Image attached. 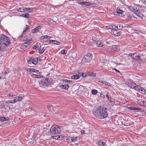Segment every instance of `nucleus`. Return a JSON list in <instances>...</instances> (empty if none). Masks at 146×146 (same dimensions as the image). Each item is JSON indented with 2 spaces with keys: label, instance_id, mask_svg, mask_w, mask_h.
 I'll return each instance as SVG.
<instances>
[{
  "label": "nucleus",
  "instance_id": "nucleus-1",
  "mask_svg": "<svg viewBox=\"0 0 146 146\" xmlns=\"http://www.w3.org/2000/svg\"><path fill=\"white\" fill-rule=\"evenodd\" d=\"M93 114L97 118L100 119L105 118L108 115L107 109L103 107H99L94 110Z\"/></svg>",
  "mask_w": 146,
  "mask_h": 146
},
{
  "label": "nucleus",
  "instance_id": "nucleus-2",
  "mask_svg": "<svg viewBox=\"0 0 146 146\" xmlns=\"http://www.w3.org/2000/svg\"><path fill=\"white\" fill-rule=\"evenodd\" d=\"M9 38L4 35L0 36V51L7 46L9 44Z\"/></svg>",
  "mask_w": 146,
  "mask_h": 146
},
{
  "label": "nucleus",
  "instance_id": "nucleus-3",
  "mask_svg": "<svg viewBox=\"0 0 146 146\" xmlns=\"http://www.w3.org/2000/svg\"><path fill=\"white\" fill-rule=\"evenodd\" d=\"M61 130L59 127L53 125L50 129L49 133H50V135H55L60 134Z\"/></svg>",
  "mask_w": 146,
  "mask_h": 146
},
{
  "label": "nucleus",
  "instance_id": "nucleus-4",
  "mask_svg": "<svg viewBox=\"0 0 146 146\" xmlns=\"http://www.w3.org/2000/svg\"><path fill=\"white\" fill-rule=\"evenodd\" d=\"M92 55L90 53H88L85 55L83 58L82 62L83 63L87 62H90L91 60Z\"/></svg>",
  "mask_w": 146,
  "mask_h": 146
},
{
  "label": "nucleus",
  "instance_id": "nucleus-5",
  "mask_svg": "<svg viewBox=\"0 0 146 146\" xmlns=\"http://www.w3.org/2000/svg\"><path fill=\"white\" fill-rule=\"evenodd\" d=\"M52 83V82L48 78L42 80L40 84L41 85L44 86H48Z\"/></svg>",
  "mask_w": 146,
  "mask_h": 146
},
{
  "label": "nucleus",
  "instance_id": "nucleus-6",
  "mask_svg": "<svg viewBox=\"0 0 146 146\" xmlns=\"http://www.w3.org/2000/svg\"><path fill=\"white\" fill-rule=\"evenodd\" d=\"M108 49L110 52H118L120 50L119 46L117 45H113L110 46Z\"/></svg>",
  "mask_w": 146,
  "mask_h": 146
},
{
  "label": "nucleus",
  "instance_id": "nucleus-7",
  "mask_svg": "<svg viewBox=\"0 0 146 146\" xmlns=\"http://www.w3.org/2000/svg\"><path fill=\"white\" fill-rule=\"evenodd\" d=\"M111 33L112 35H113L115 36H119L121 34V33L119 31H118V30L115 29L111 30Z\"/></svg>",
  "mask_w": 146,
  "mask_h": 146
},
{
  "label": "nucleus",
  "instance_id": "nucleus-8",
  "mask_svg": "<svg viewBox=\"0 0 146 146\" xmlns=\"http://www.w3.org/2000/svg\"><path fill=\"white\" fill-rule=\"evenodd\" d=\"M116 12L118 14V15L121 17H123L124 15H125V12L122 9H120V8L118 7L117 9Z\"/></svg>",
  "mask_w": 146,
  "mask_h": 146
},
{
  "label": "nucleus",
  "instance_id": "nucleus-9",
  "mask_svg": "<svg viewBox=\"0 0 146 146\" xmlns=\"http://www.w3.org/2000/svg\"><path fill=\"white\" fill-rule=\"evenodd\" d=\"M24 98V96H18L14 97V99L13 100L14 103H15L16 102H19L22 100Z\"/></svg>",
  "mask_w": 146,
  "mask_h": 146
},
{
  "label": "nucleus",
  "instance_id": "nucleus-10",
  "mask_svg": "<svg viewBox=\"0 0 146 146\" xmlns=\"http://www.w3.org/2000/svg\"><path fill=\"white\" fill-rule=\"evenodd\" d=\"M135 13L137 16L141 18H142L143 17V15L141 13L140 10L138 9V8H136Z\"/></svg>",
  "mask_w": 146,
  "mask_h": 146
},
{
  "label": "nucleus",
  "instance_id": "nucleus-11",
  "mask_svg": "<svg viewBox=\"0 0 146 146\" xmlns=\"http://www.w3.org/2000/svg\"><path fill=\"white\" fill-rule=\"evenodd\" d=\"M131 56L135 60H141L140 56H139V55H138L136 53L131 54Z\"/></svg>",
  "mask_w": 146,
  "mask_h": 146
},
{
  "label": "nucleus",
  "instance_id": "nucleus-12",
  "mask_svg": "<svg viewBox=\"0 0 146 146\" xmlns=\"http://www.w3.org/2000/svg\"><path fill=\"white\" fill-rule=\"evenodd\" d=\"M78 3L82 6H90L92 5V3H91L86 1H81L79 2Z\"/></svg>",
  "mask_w": 146,
  "mask_h": 146
},
{
  "label": "nucleus",
  "instance_id": "nucleus-13",
  "mask_svg": "<svg viewBox=\"0 0 146 146\" xmlns=\"http://www.w3.org/2000/svg\"><path fill=\"white\" fill-rule=\"evenodd\" d=\"M126 26H123V25L120 24L117 25V26H114V27H113V29H121L123 28H124L126 27H128V25L127 24L126 25Z\"/></svg>",
  "mask_w": 146,
  "mask_h": 146
},
{
  "label": "nucleus",
  "instance_id": "nucleus-14",
  "mask_svg": "<svg viewBox=\"0 0 146 146\" xmlns=\"http://www.w3.org/2000/svg\"><path fill=\"white\" fill-rule=\"evenodd\" d=\"M127 85L129 87L132 88H133L134 86L135 85L134 82L132 80H128Z\"/></svg>",
  "mask_w": 146,
  "mask_h": 146
},
{
  "label": "nucleus",
  "instance_id": "nucleus-15",
  "mask_svg": "<svg viewBox=\"0 0 146 146\" xmlns=\"http://www.w3.org/2000/svg\"><path fill=\"white\" fill-rule=\"evenodd\" d=\"M42 28L41 26H38L36 28L33 29L32 32L34 33H36L39 32L41 30Z\"/></svg>",
  "mask_w": 146,
  "mask_h": 146
},
{
  "label": "nucleus",
  "instance_id": "nucleus-16",
  "mask_svg": "<svg viewBox=\"0 0 146 146\" xmlns=\"http://www.w3.org/2000/svg\"><path fill=\"white\" fill-rule=\"evenodd\" d=\"M29 44V42L26 41L23 44L20 46V48L22 49H24L27 47Z\"/></svg>",
  "mask_w": 146,
  "mask_h": 146
},
{
  "label": "nucleus",
  "instance_id": "nucleus-17",
  "mask_svg": "<svg viewBox=\"0 0 146 146\" xmlns=\"http://www.w3.org/2000/svg\"><path fill=\"white\" fill-rule=\"evenodd\" d=\"M40 129L39 127H37L35 128L34 131V135H36L39 132Z\"/></svg>",
  "mask_w": 146,
  "mask_h": 146
},
{
  "label": "nucleus",
  "instance_id": "nucleus-18",
  "mask_svg": "<svg viewBox=\"0 0 146 146\" xmlns=\"http://www.w3.org/2000/svg\"><path fill=\"white\" fill-rule=\"evenodd\" d=\"M19 38L20 40L21 41H25L27 39L26 36H23L21 35L19 37Z\"/></svg>",
  "mask_w": 146,
  "mask_h": 146
},
{
  "label": "nucleus",
  "instance_id": "nucleus-19",
  "mask_svg": "<svg viewBox=\"0 0 146 146\" xmlns=\"http://www.w3.org/2000/svg\"><path fill=\"white\" fill-rule=\"evenodd\" d=\"M41 47V45L40 43H36L33 47V49L38 50Z\"/></svg>",
  "mask_w": 146,
  "mask_h": 146
},
{
  "label": "nucleus",
  "instance_id": "nucleus-20",
  "mask_svg": "<svg viewBox=\"0 0 146 146\" xmlns=\"http://www.w3.org/2000/svg\"><path fill=\"white\" fill-rule=\"evenodd\" d=\"M96 44L98 47H102L103 46V44L102 42L99 40H97L95 41Z\"/></svg>",
  "mask_w": 146,
  "mask_h": 146
},
{
  "label": "nucleus",
  "instance_id": "nucleus-21",
  "mask_svg": "<svg viewBox=\"0 0 146 146\" xmlns=\"http://www.w3.org/2000/svg\"><path fill=\"white\" fill-rule=\"evenodd\" d=\"M30 74L33 78H40L42 77V76L35 74L31 73H30Z\"/></svg>",
  "mask_w": 146,
  "mask_h": 146
},
{
  "label": "nucleus",
  "instance_id": "nucleus-22",
  "mask_svg": "<svg viewBox=\"0 0 146 146\" xmlns=\"http://www.w3.org/2000/svg\"><path fill=\"white\" fill-rule=\"evenodd\" d=\"M128 109L129 110H141V109L139 108H136L135 107H130L128 108Z\"/></svg>",
  "mask_w": 146,
  "mask_h": 146
},
{
  "label": "nucleus",
  "instance_id": "nucleus-23",
  "mask_svg": "<svg viewBox=\"0 0 146 146\" xmlns=\"http://www.w3.org/2000/svg\"><path fill=\"white\" fill-rule=\"evenodd\" d=\"M26 71L29 72H38V70H36L34 68H29L27 69Z\"/></svg>",
  "mask_w": 146,
  "mask_h": 146
},
{
  "label": "nucleus",
  "instance_id": "nucleus-24",
  "mask_svg": "<svg viewBox=\"0 0 146 146\" xmlns=\"http://www.w3.org/2000/svg\"><path fill=\"white\" fill-rule=\"evenodd\" d=\"M26 7H21L20 8H19V9H17V11L18 12H23L26 11Z\"/></svg>",
  "mask_w": 146,
  "mask_h": 146
},
{
  "label": "nucleus",
  "instance_id": "nucleus-25",
  "mask_svg": "<svg viewBox=\"0 0 146 146\" xmlns=\"http://www.w3.org/2000/svg\"><path fill=\"white\" fill-rule=\"evenodd\" d=\"M98 144L99 146H107L105 142L100 141L98 142Z\"/></svg>",
  "mask_w": 146,
  "mask_h": 146
},
{
  "label": "nucleus",
  "instance_id": "nucleus-26",
  "mask_svg": "<svg viewBox=\"0 0 146 146\" xmlns=\"http://www.w3.org/2000/svg\"><path fill=\"white\" fill-rule=\"evenodd\" d=\"M133 88L139 92V90L141 89V87L135 84V85L134 86Z\"/></svg>",
  "mask_w": 146,
  "mask_h": 146
},
{
  "label": "nucleus",
  "instance_id": "nucleus-27",
  "mask_svg": "<svg viewBox=\"0 0 146 146\" xmlns=\"http://www.w3.org/2000/svg\"><path fill=\"white\" fill-rule=\"evenodd\" d=\"M29 14L28 13H26L22 14L19 15V17H25V18H28L29 17Z\"/></svg>",
  "mask_w": 146,
  "mask_h": 146
},
{
  "label": "nucleus",
  "instance_id": "nucleus-28",
  "mask_svg": "<svg viewBox=\"0 0 146 146\" xmlns=\"http://www.w3.org/2000/svg\"><path fill=\"white\" fill-rule=\"evenodd\" d=\"M99 82L100 83H101L102 84H105L106 85H108L109 86H111V85L110 83H109L108 82H107L106 81H102L100 80L99 81Z\"/></svg>",
  "mask_w": 146,
  "mask_h": 146
},
{
  "label": "nucleus",
  "instance_id": "nucleus-29",
  "mask_svg": "<svg viewBox=\"0 0 146 146\" xmlns=\"http://www.w3.org/2000/svg\"><path fill=\"white\" fill-rule=\"evenodd\" d=\"M61 88L63 89L67 90L69 88L68 85H62L60 86Z\"/></svg>",
  "mask_w": 146,
  "mask_h": 146
},
{
  "label": "nucleus",
  "instance_id": "nucleus-30",
  "mask_svg": "<svg viewBox=\"0 0 146 146\" xmlns=\"http://www.w3.org/2000/svg\"><path fill=\"white\" fill-rule=\"evenodd\" d=\"M80 78V75L76 74L72 75L71 77V78L73 79H78Z\"/></svg>",
  "mask_w": 146,
  "mask_h": 146
},
{
  "label": "nucleus",
  "instance_id": "nucleus-31",
  "mask_svg": "<svg viewBox=\"0 0 146 146\" xmlns=\"http://www.w3.org/2000/svg\"><path fill=\"white\" fill-rule=\"evenodd\" d=\"M78 137H71V142H74L77 141H78Z\"/></svg>",
  "mask_w": 146,
  "mask_h": 146
},
{
  "label": "nucleus",
  "instance_id": "nucleus-32",
  "mask_svg": "<svg viewBox=\"0 0 146 146\" xmlns=\"http://www.w3.org/2000/svg\"><path fill=\"white\" fill-rule=\"evenodd\" d=\"M9 120V118L7 117H1L0 118V120L2 121H7Z\"/></svg>",
  "mask_w": 146,
  "mask_h": 146
},
{
  "label": "nucleus",
  "instance_id": "nucleus-33",
  "mask_svg": "<svg viewBox=\"0 0 146 146\" xmlns=\"http://www.w3.org/2000/svg\"><path fill=\"white\" fill-rule=\"evenodd\" d=\"M128 9L131 11L135 12V9L131 6L128 7Z\"/></svg>",
  "mask_w": 146,
  "mask_h": 146
},
{
  "label": "nucleus",
  "instance_id": "nucleus-34",
  "mask_svg": "<svg viewBox=\"0 0 146 146\" xmlns=\"http://www.w3.org/2000/svg\"><path fill=\"white\" fill-rule=\"evenodd\" d=\"M32 62H33V64L35 65H36L37 63L38 60L37 58H32Z\"/></svg>",
  "mask_w": 146,
  "mask_h": 146
},
{
  "label": "nucleus",
  "instance_id": "nucleus-35",
  "mask_svg": "<svg viewBox=\"0 0 146 146\" xmlns=\"http://www.w3.org/2000/svg\"><path fill=\"white\" fill-rule=\"evenodd\" d=\"M26 11H27L29 13H30L32 12L33 10V8H29V7H26Z\"/></svg>",
  "mask_w": 146,
  "mask_h": 146
},
{
  "label": "nucleus",
  "instance_id": "nucleus-36",
  "mask_svg": "<svg viewBox=\"0 0 146 146\" xmlns=\"http://www.w3.org/2000/svg\"><path fill=\"white\" fill-rule=\"evenodd\" d=\"M15 95H16L13 92L9 93L8 95L9 97H12L15 96Z\"/></svg>",
  "mask_w": 146,
  "mask_h": 146
},
{
  "label": "nucleus",
  "instance_id": "nucleus-37",
  "mask_svg": "<svg viewBox=\"0 0 146 146\" xmlns=\"http://www.w3.org/2000/svg\"><path fill=\"white\" fill-rule=\"evenodd\" d=\"M98 91L94 89L92 91V94L93 95H96Z\"/></svg>",
  "mask_w": 146,
  "mask_h": 146
},
{
  "label": "nucleus",
  "instance_id": "nucleus-38",
  "mask_svg": "<svg viewBox=\"0 0 146 146\" xmlns=\"http://www.w3.org/2000/svg\"><path fill=\"white\" fill-rule=\"evenodd\" d=\"M71 137H68L66 139V140L68 143L71 142Z\"/></svg>",
  "mask_w": 146,
  "mask_h": 146
},
{
  "label": "nucleus",
  "instance_id": "nucleus-39",
  "mask_svg": "<svg viewBox=\"0 0 146 146\" xmlns=\"http://www.w3.org/2000/svg\"><path fill=\"white\" fill-rule=\"evenodd\" d=\"M32 58H30L29 59L27 60L28 63L30 64H33Z\"/></svg>",
  "mask_w": 146,
  "mask_h": 146
},
{
  "label": "nucleus",
  "instance_id": "nucleus-40",
  "mask_svg": "<svg viewBox=\"0 0 146 146\" xmlns=\"http://www.w3.org/2000/svg\"><path fill=\"white\" fill-rule=\"evenodd\" d=\"M144 90H145V89L141 87V89L139 91V92L141 93L142 94H144L145 93V91H144Z\"/></svg>",
  "mask_w": 146,
  "mask_h": 146
},
{
  "label": "nucleus",
  "instance_id": "nucleus-41",
  "mask_svg": "<svg viewBox=\"0 0 146 146\" xmlns=\"http://www.w3.org/2000/svg\"><path fill=\"white\" fill-rule=\"evenodd\" d=\"M29 29V27L27 25H26L24 28V30L23 31V32L24 33L26 31L28 30Z\"/></svg>",
  "mask_w": 146,
  "mask_h": 146
},
{
  "label": "nucleus",
  "instance_id": "nucleus-42",
  "mask_svg": "<svg viewBox=\"0 0 146 146\" xmlns=\"http://www.w3.org/2000/svg\"><path fill=\"white\" fill-rule=\"evenodd\" d=\"M89 76L91 77H95L96 76V73L91 72L89 74Z\"/></svg>",
  "mask_w": 146,
  "mask_h": 146
},
{
  "label": "nucleus",
  "instance_id": "nucleus-43",
  "mask_svg": "<svg viewBox=\"0 0 146 146\" xmlns=\"http://www.w3.org/2000/svg\"><path fill=\"white\" fill-rule=\"evenodd\" d=\"M137 103L139 104L140 105H142V100L141 99H139V100H138V101H137Z\"/></svg>",
  "mask_w": 146,
  "mask_h": 146
},
{
  "label": "nucleus",
  "instance_id": "nucleus-44",
  "mask_svg": "<svg viewBox=\"0 0 146 146\" xmlns=\"http://www.w3.org/2000/svg\"><path fill=\"white\" fill-rule=\"evenodd\" d=\"M45 50V49H44V48H41L40 50L39 51V53L40 54L42 53Z\"/></svg>",
  "mask_w": 146,
  "mask_h": 146
},
{
  "label": "nucleus",
  "instance_id": "nucleus-45",
  "mask_svg": "<svg viewBox=\"0 0 146 146\" xmlns=\"http://www.w3.org/2000/svg\"><path fill=\"white\" fill-rule=\"evenodd\" d=\"M78 74L80 75V76H82L83 77H84L86 76L85 75H84V74L83 73H80V72H78Z\"/></svg>",
  "mask_w": 146,
  "mask_h": 146
},
{
  "label": "nucleus",
  "instance_id": "nucleus-46",
  "mask_svg": "<svg viewBox=\"0 0 146 146\" xmlns=\"http://www.w3.org/2000/svg\"><path fill=\"white\" fill-rule=\"evenodd\" d=\"M67 51L65 50H63L61 51V52L62 54H65L66 53Z\"/></svg>",
  "mask_w": 146,
  "mask_h": 146
},
{
  "label": "nucleus",
  "instance_id": "nucleus-47",
  "mask_svg": "<svg viewBox=\"0 0 146 146\" xmlns=\"http://www.w3.org/2000/svg\"><path fill=\"white\" fill-rule=\"evenodd\" d=\"M141 112L143 114L146 115V110H142L141 109Z\"/></svg>",
  "mask_w": 146,
  "mask_h": 146
},
{
  "label": "nucleus",
  "instance_id": "nucleus-48",
  "mask_svg": "<svg viewBox=\"0 0 146 146\" xmlns=\"http://www.w3.org/2000/svg\"><path fill=\"white\" fill-rule=\"evenodd\" d=\"M55 42V40H49V43H52V44H54Z\"/></svg>",
  "mask_w": 146,
  "mask_h": 146
},
{
  "label": "nucleus",
  "instance_id": "nucleus-49",
  "mask_svg": "<svg viewBox=\"0 0 146 146\" xmlns=\"http://www.w3.org/2000/svg\"><path fill=\"white\" fill-rule=\"evenodd\" d=\"M14 103V101H13V100H11V101H8L6 103L7 104V103Z\"/></svg>",
  "mask_w": 146,
  "mask_h": 146
},
{
  "label": "nucleus",
  "instance_id": "nucleus-50",
  "mask_svg": "<svg viewBox=\"0 0 146 146\" xmlns=\"http://www.w3.org/2000/svg\"><path fill=\"white\" fill-rule=\"evenodd\" d=\"M128 17L130 19H131L132 18V15H131L130 14H127Z\"/></svg>",
  "mask_w": 146,
  "mask_h": 146
},
{
  "label": "nucleus",
  "instance_id": "nucleus-51",
  "mask_svg": "<svg viewBox=\"0 0 146 146\" xmlns=\"http://www.w3.org/2000/svg\"><path fill=\"white\" fill-rule=\"evenodd\" d=\"M142 105L144 106H146V100L142 101Z\"/></svg>",
  "mask_w": 146,
  "mask_h": 146
},
{
  "label": "nucleus",
  "instance_id": "nucleus-52",
  "mask_svg": "<svg viewBox=\"0 0 146 146\" xmlns=\"http://www.w3.org/2000/svg\"><path fill=\"white\" fill-rule=\"evenodd\" d=\"M55 42L54 43V44H56L57 45L59 44H60V42L57 40H55Z\"/></svg>",
  "mask_w": 146,
  "mask_h": 146
},
{
  "label": "nucleus",
  "instance_id": "nucleus-53",
  "mask_svg": "<svg viewBox=\"0 0 146 146\" xmlns=\"http://www.w3.org/2000/svg\"><path fill=\"white\" fill-rule=\"evenodd\" d=\"M45 39H46V38L49 39L51 38V37L46 35H45Z\"/></svg>",
  "mask_w": 146,
  "mask_h": 146
},
{
  "label": "nucleus",
  "instance_id": "nucleus-54",
  "mask_svg": "<svg viewBox=\"0 0 146 146\" xmlns=\"http://www.w3.org/2000/svg\"><path fill=\"white\" fill-rule=\"evenodd\" d=\"M141 1L143 3L146 5V0H141Z\"/></svg>",
  "mask_w": 146,
  "mask_h": 146
},
{
  "label": "nucleus",
  "instance_id": "nucleus-55",
  "mask_svg": "<svg viewBox=\"0 0 146 146\" xmlns=\"http://www.w3.org/2000/svg\"><path fill=\"white\" fill-rule=\"evenodd\" d=\"M6 108H7V107H8L9 108V109L10 110H11L12 109V107H11V106H10L9 105V106H8V105H6Z\"/></svg>",
  "mask_w": 146,
  "mask_h": 146
},
{
  "label": "nucleus",
  "instance_id": "nucleus-56",
  "mask_svg": "<svg viewBox=\"0 0 146 146\" xmlns=\"http://www.w3.org/2000/svg\"><path fill=\"white\" fill-rule=\"evenodd\" d=\"M48 108V109L50 110V108H52V106L50 105H48L47 106Z\"/></svg>",
  "mask_w": 146,
  "mask_h": 146
},
{
  "label": "nucleus",
  "instance_id": "nucleus-57",
  "mask_svg": "<svg viewBox=\"0 0 146 146\" xmlns=\"http://www.w3.org/2000/svg\"><path fill=\"white\" fill-rule=\"evenodd\" d=\"M45 36H43L40 37V39H45Z\"/></svg>",
  "mask_w": 146,
  "mask_h": 146
},
{
  "label": "nucleus",
  "instance_id": "nucleus-58",
  "mask_svg": "<svg viewBox=\"0 0 146 146\" xmlns=\"http://www.w3.org/2000/svg\"><path fill=\"white\" fill-rule=\"evenodd\" d=\"M81 134L82 135H84L85 133V131L84 130H82L81 131Z\"/></svg>",
  "mask_w": 146,
  "mask_h": 146
},
{
  "label": "nucleus",
  "instance_id": "nucleus-59",
  "mask_svg": "<svg viewBox=\"0 0 146 146\" xmlns=\"http://www.w3.org/2000/svg\"><path fill=\"white\" fill-rule=\"evenodd\" d=\"M113 70H114L115 71L117 72H120V71H119L117 70V69H116L115 68H113Z\"/></svg>",
  "mask_w": 146,
  "mask_h": 146
},
{
  "label": "nucleus",
  "instance_id": "nucleus-60",
  "mask_svg": "<svg viewBox=\"0 0 146 146\" xmlns=\"http://www.w3.org/2000/svg\"><path fill=\"white\" fill-rule=\"evenodd\" d=\"M64 81L66 83L70 82V81L68 80H65Z\"/></svg>",
  "mask_w": 146,
  "mask_h": 146
},
{
  "label": "nucleus",
  "instance_id": "nucleus-61",
  "mask_svg": "<svg viewBox=\"0 0 146 146\" xmlns=\"http://www.w3.org/2000/svg\"><path fill=\"white\" fill-rule=\"evenodd\" d=\"M57 135L56 136H52V137L54 139H58V138H57Z\"/></svg>",
  "mask_w": 146,
  "mask_h": 146
},
{
  "label": "nucleus",
  "instance_id": "nucleus-62",
  "mask_svg": "<svg viewBox=\"0 0 146 146\" xmlns=\"http://www.w3.org/2000/svg\"><path fill=\"white\" fill-rule=\"evenodd\" d=\"M106 97L108 98V100H109V95L107 94L106 95Z\"/></svg>",
  "mask_w": 146,
  "mask_h": 146
},
{
  "label": "nucleus",
  "instance_id": "nucleus-63",
  "mask_svg": "<svg viewBox=\"0 0 146 146\" xmlns=\"http://www.w3.org/2000/svg\"><path fill=\"white\" fill-rule=\"evenodd\" d=\"M45 42H49V40H45Z\"/></svg>",
  "mask_w": 146,
  "mask_h": 146
},
{
  "label": "nucleus",
  "instance_id": "nucleus-64",
  "mask_svg": "<svg viewBox=\"0 0 146 146\" xmlns=\"http://www.w3.org/2000/svg\"><path fill=\"white\" fill-rule=\"evenodd\" d=\"M57 138H58V140H60L59 138H60V137L59 135H57Z\"/></svg>",
  "mask_w": 146,
  "mask_h": 146
}]
</instances>
